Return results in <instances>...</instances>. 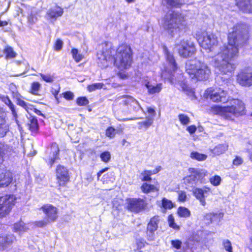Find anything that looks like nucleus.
<instances>
[{
  "instance_id": "obj_17",
  "label": "nucleus",
  "mask_w": 252,
  "mask_h": 252,
  "mask_svg": "<svg viewBox=\"0 0 252 252\" xmlns=\"http://www.w3.org/2000/svg\"><path fill=\"white\" fill-rule=\"evenodd\" d=\"M236 5L245 13H252V0H235Z\"/></svg>"
},
{
  "instance_id": "obj_16",
  "label": "nucleus",
  "mask_w": 252,
  "mask_h": 252,
  "mask_svg": "<svg viewBox=\"0 0 252 252\" xmlns=\"http://www.w3.org/2000/svg\"><path fill=\"white\" fill-rule=\"evenodd\" d=\"M41 209L49 219L55 220L57 218V209L53 205L46 204L41 208Z\"/></svg>"
},
{
  "instance_id": "obj_40",
  "label": "nucleus",
  "mask_w": 252,
  "mask_h": 252,
  "mask_svg": "<svg viewBox=\"0 0 252 252\" xmlns=\"http://www.w3.org/2000/svg\"><path fill=\"white\" fill-rule=\"evenodd\" d=\"M39 75L44 81L47 83H52L54 80V76L53 75H51L50 74H44L40 73Z\"/></svg>"
},
{
  "instance_id": "obj_43",
  "label": "nucleus",
  "mask_w": 252,
  "mask_h": 252,
  "mask_svg": "<svg viewBox=\"0 0 252 252\" xmlns=\"http://www.w3.org/2000/svg\"><path fill=\"white\" fill-rule=\"evenodd\" d=\"M7 145H5L3 143L0 142V163H1L3 160V156L5 154V150L7 149Z\"/></svg>"
},
{
  "instance_id": "obj_36",
  "label": "nucleus",
  "mask_w": 252,
  "mask_h": 252,
  "mask_svg": "<svg viewBox=\"0 0 252 252\" xmlns=\"http://www.w3.org/2000/svg\"><path fill=\"white\" fill-rule=\"evenodd\" d=\"M162 207L164 209H171L174 207V204L171 200L163 198L161 201Z\"/></svg>"
},
{
  "instance_id": "obj_60",
  "label": "nucleus",
  "mask_w": 252,
  "mask_h": 252,
  "mask_svg": "<svg viewBox=\"0 0 252 252\" xmlns=\"http://www.w3.org/2000/svg\"><path fill=\"white\" fill-rule=\"evenodd\" d=\"M6 114L3 111L2 109L0 107V122L3 121L5 118Z\"/></svg>"
},
{
  "instance_id": "obj_38",
  "label": "nucleus",
  "mask_w": 252,
  "mask_h": 252,
  "mask_svg": "<svg viewBox=\"0 0 252 252\" xmlns=\"http://www.w3.org/2000/svg\"><path fill=\"white\" fill-rule=\"evenodd\" d=\"M104 84L102 83H94L92 85H89L87 87V89L88 91H89L90 92H92L96 90L100 89L102 88Z\"/></svg>"
},
{
  "instance_id": "obj_30",
  "label": "nucleus",
  "mask_w": 252,
  "mask_h": 252,
  "mask_svg": "<svg viewBox=\"0 0 252 252\" xmlns=\"http://www.w3.org/2000/svg\"><path fill=\"white\" fill-rule=\"evenodd\" d=\"M9 131V126L6 124L5 119L0 122V137H4Z\"/></svg>"
},
{
  "instance_id": "obj_27",
  "label": "nucleus",
  "mask_w": 252,
  "mask_h": 252,
  "mask_svg": "<svg viewBox=\"0 0 252 252\" xmlns=\"http://www.w3.org/2000/svg\"><path fill=\"white\" fill-rule=\"evenodd\" d=\"M142 191L145 193H148L151 192L158 191V188L153 185L149 184L147 183H144L141 187Z\"/></svg>"
},
{
  "instance_id": "obj_57",
  "label": "nucleus",
  "mask_w": 252,
  "mask_h": 252,
  "mask_svg": "<svg viewBox=\"0 0 252 252\" xmlns=\"http://www.w3.org/2000/svg\"><path fill=\"white\" fill-rule=\"evenodd\" d=\"M27 103H27L26 102L22 99H18L17 100V104L24 108H25V107H27Z\"/></svg>"
},
{
  "instance_id": "obj_34",
  "label": "nucleus",
  "mask_w": 252,
  "mask_h": 252,
  "mask_svg": "<svg viewBox=\"0 0 252 252\" xmlns=\"http://www.w3.org/2000/svg\"><path fill=\"white\" fill-rule=\"evenodd\" d=\"M177 213L181 217L187 218L190 215L189 210L184 207H180L178 209Z\"/></svg>"
},
{
  "instance_id": "obj_14",
  "label": "nucleus",
  "mask_w": 252,
  "mask_h": 252,
  "mask_svg": "<svg viewBox=\"0 0 252 252\" xmlns=\"http://www.w3.org/2000/svg\"><path fill=\"white\" fill-rule=\"evenodd\" d=\"M237 82L243 86L249 87L252 85V71L242 72L237 75Z\"/></svg>"
},
{
  "instance_id": "obj_41",
  "label": "nucleus",
  "mask_w": 252,
  "mask_h": 252,
  "mask_svg": "<svg viewBox=\"0 0 252 252\" xmlns=\"http://www.w3.org/2000/svg\"><path fill=\"white\" fill-rule=\"evenodd\" d=\"M178 118L180 122L183 125H187L190 122V119L189 117L185 114H182L179 115Z\"/></svg>"
},
{
  "instance_id": "obj_48",
  "label": "nucleus",
  "mask_w": 252,
  "mask_h": 252,
  "mask_svg": "<svg viewBox=\"0 0 252 252\" xmlns=\"http://www.w3.org/2000/svg\"><path fill=\"white\" fill-rule=\"evenodd\" d=\"M146 242L143 239H137L136 241L137 250L139 251L145 247Z\"/></svg>"
},
{
  "instance_id": "obj_2",
  "label": "nucleus",
  "mask_w": 252,
  "mask_h": 252,
  "mask_svg": "<svg viewBox=\"0 0 252 252\" xmlns=\"http://www.w3.org/2000/svg\"><path fill=\"white\" fill-rule=\"evenodd\" d=\"M103 46L102 51L98 53L97 63L101 67H106L108 63H113L120 69L129 67L132 63V51L130 47L126 44H122L115 51L112 48V43L106 42Z\"/></svg>"
},
{
  "instance_id": "obj_4",
  "label": "nucleus",
  "mask_w": 252,
  "mask_h": 252,
  "mask_svg": "<svg viewBox=\"0 0 252 252\" xmlns=\"http://www.w3.org/2000/svg\"><path fill=\"white\" fill-rule=\"evenodd\" d=\"M186 71L191 79L199 81L207 80L211 73V69L206 63L196 59L187 62Z\"/></svg>"
},
{
  "instance_id": "obj_24",
  "label": "nucleus",
  "mask_w": 252,
  "mask_h": 252,
  "mask_svg": "<svg viewBox=\"0 0 252 252\" xmlns=\"http://www.w3.org/2000/svg\"><path fill=\"white\" fill-rule=\"evenodd\" d=\"M0 100L4 103L10 109L12 114L15 119L17 117V114L15 110V106L7 95H0Z\"/></svg>"
},
{
  "instance_id": "obj_29",
  "label": "nucleus",
  "mask_w": 252,
  "mask_h": 252,
  "mask_svg": "<svg viewBox=\"0 0 252 252\" xmlns=\"http://www.w3.org/2000/svg\"><path fill=\"white\" fill-rule=\"evenodd\" d=\"M29 129L32 132H36L38 129V124L37 119L31 117L30 118V123L28 124Z\"/></svg>"
},
{
  "instance_id": "obj_49",
  "label": "nucleus",
  "mask_w": 252,
  "mask_h": 252,
  "mask_svg": "<svg viewBox=\"0 0 252 252\" xmlns=\"http://www.w3.org/2000/svg\"><path fill=\"white\" fill-rule=\"evenodd\" d=\"M223 246L225 250L228 252H232V248L231 242L226 240L223 242Z\"/></svg>"
},
{
  "instance_id": "obj_58",
  "label": "nucleus",
  "mask_w": 252,
  "mask_h": 252,
  "mask_svg": "<svg viewBox=\"0 0 252 252\" xmlns=\"http://www.w3.org/2000/svg\"><path fill=\"white\" fill-rule=\"evenodd\" d=\"M187 130L190 134H192L196 130V127L194 126H191L188 127Z\"/></svg>"
},
{
  "instance_id": "obj_8",
  "label": "nucleus",
  "mask_w": 252,
  "mask_h": 252,
  "mask_svg": "<svg viewBox=\"0 0 252 252\" xmlns=\"http://www.w3.org/2000/svg\"><path fill=\"white\" fill-rule=\"evenodd\" d=\"M189 175L187 176L184 179V183L186 185L187 188H193L201 183V179L204 177V174L200 170L194 168H189Z\"/></svg>"
},
{
  "instance_id": "obj_7",
  "label": "nucleus",
  "mask_w": 252,
  "mask_h": 252,
  "mask_svg": "<svg viewBox=\"0 0 252 252\" xmlns=\"http://www.w3.org/2000/svg\"><path fill=\"white\" fill-rule=\"evenodd\" d=\"M197 41L200 46L204 49L212 50V48L218 43L217 37L212 33L206 32H202L197 35Z\"/></svg>"
},
{
  "instance_id": "obj_31",
  "label": "nucleus",
  "mask_w": 252,
  "mask_h": 252,
  "mask_svg": "<svg viewBox=\"0 0 252 252\" xmlns=\"http://www.w3.org/2000/svg\"><path fill=\"white\" fill-rule=\"evenodd\" d=\"M146 121L140 122L138 123V125L139 126V128L144 127L146 129H147L153 123L154 118L150 116H148L146 118Z\"/></svg>"
},
{
  "instance_id": "obj_32",
  "label": "nucleus",
  "mask_w": 252,
  "mask_h": 252,
  "mask_svg": "<svg viewBox=\"0 0 252 252\" xmlns=\"http://www.w3.org/2000/svg\"><path fill=\"white\" fill-rule=\"evenodd\" d=\"M190 157L192 159H195L198 161L205 160L207 158V155L203 154H200L197 152H191Z\"/></svg>"
},
{
  "instance_id": "obj_12",
  "label": "nucleus",
  "mask_w": 252,
  "mask_h": 252,
  "mask_svg": "<svg viewBox=\"0 0 252 252\" xmlns=\"http://www.w3.org/2000/svg\"><path fill=\"white\" fill-rule=\"evenodd\" d=\"M56 178L60 186H64L69 180L68 169L62 165H58L56 169Z\"/></svg>"
},
{
  "instance_id": "obj_13",
  "label": "nucleus",
  "mask_w": 252,
  "mask_h": 252,
  "mask_svg": "<svg viewBox=\"0 0 252 252\" xmlns=\"http://www.w3.org/2000/svg\"><path fill=\"white\" fill-rule=\"evenodd\" d=\"M145 206L143 200L132 198L127 200V208L131 212H139L143 210Z\"/></svg>"
},
{
  "instance_id": "obj_33",
  "label": "nucleus",
  "mask_w": 252,
  "mask_h": 252,
  "mask_svg": "<svg viewBox=\"0 0 252 252\" xmlns=\"http://www.w3.org/2000/svg\"><path fill=\"white\" fill-rule=\"evenodd\" d=\"M4 52L6 55V59H12L15 58L17 54L14 51L13 48L10 46H7L4 50Z\"/></svg>"
},
{
  "instance_id": "obj_56",
  "label": "nucleus",
  "mask_w": 252,
  "mask_h": 252,
  "mask_svg": "<svg viewBox=\"0 0 252 252\" xmlns=\"http://www.w3.org/2000/svg\"><path fill=\"white\" fill-rule=\"evenodd\" d=\"M28 20L31 24L35 23L37 21V18L33 15H30L28 17Z\"/></svg>"
},
{
  "instance_id": "obj_9",
  "label": "nucleus",
  "mask_w": 252,
  "mask_h": 252,
  "mask_svg": "<svg viewBox=\"0 0 252 252\" xmlns=\"http://www.w3.org/2000/svg\"><path fill=\"white\" fill-rule=\"evenodd\" d=\"M14 195L6 194L0 197V218L5 217L11 211L16 203Z\"/></svg>"
},
{
  "instance_id": "obj_54",
  "label": "nucleus",
  "mask_w": 252,
  "mask_h": 252,
  "mask_svg": "<svg viewBox=\"0 0 252 252\" xmlns=\"http://www.w3.org/2000/svg\"><path fill=\"white\" fill-rule=\"evenodd\" d=\"M169 225L170 227H172V228L178 230L180 229V226L177 225L175 221H169Z\"/></svg>"
},
{
  "instance_id": "obj_26",
  "label": "nucleus",
  "mask_w": 252,
  "mask_h": 252,
  "mask_svg": "<svg viewBox=\"0 0 252 252\" xmlns=\"http://www.w3.org/2000/svg\"><path fill=\"white\" fill-rule=\"evenodd\" d=\"M227 150V146L225 144H219L211 151L214 156H219L224 153Z\"/></svg>"
},
{
  "instance_id": "obj_15",
  "label": "nucleus",
  "mask_w": 252,
  "mask_h": 252,
  "mask_svg": "<svg viewBox=\"0 0 252 252\" xmlns=\"http://www.w3.org/2000/svg\"><path fill=\"white\" fill-rule=\"evenodd\" d=\"M12 179V174L10 172H5L0 168V188L8 186L11 183Z\"/></svg>"
},
{
  "instance_id": "obj_63",
  "label": "nucleus",
  "mask_w": 252,
  "mask_h": 252,
  "mask_svg": "<svg viewBox=\"0 0 252 252\" xmlns=\"http://www.w3.org/2000/svg\"><path fill=\"white\" fill-rule=\"evenodd\" d=\"M161 169V167L160 166H158L154 170H153V173L154 174L158 173L159 171H160Z\"/></svg>"
},
{
  "instance_id": "obj_46",
  "label": "nucleus",
  "mask_w": 252,
  "mask_h": 252,
  "mask_svg": "<svg viewBox=\"0 0 252 252\" xmlns=\"http://www.w3.org/2000/svg\"><path fill=\"white\" fill-rule=\"evenodd\" d=\"M116 134V130L112 127H108L106 130V135L110 138H113Z\"/></svg>"
},
{
  "instance_id": "obj_51",
  "label": "nucleus",
  "mask_w": 252,
  "mask_h": 252,
  "mask_svg": "<svg viewBox=\"0 0 252 252\" xmlns=\"http://www.w3.org/2000/svg\"><path fill=\"white\" fill-rule=\"evenodd\" d=\"M187 195L185 191H180L178 192V199L180 201H185L186 199Z\"/></svg>"
},
{
  "instance_id": "obj_62",
  "label": "nucleus",
  "mask_w": 252,
  "mask_h": 252,
  "mask_svg": "<svg viewBox=\"0 0 252 252\" xmlns=\"http://www.w3.org/2000/svg\"><path fill=\"white\" fill-rule=\"evenodd\" d=\"M148 112L152 115L151 117L153 118L155 116V111L152 108H149L148 109Z\"/></svg>"
},
{
  "instance_id": "obj_11",
  "label": "nucleus",
  "mask_w": 252,
  "mask_h": 252,
  "mask_svg": "<svg viewBox=\"0 0 252 252\" xmlns=\"http://www.w3.org/2000/svg\"><path fill=\"white\" fill-rule=\"evenodd\" d=\"M177 47L179 55L184 58L191 56L196 51L194 43L188 40H181Z\"/></svg>"
},
{
  "instance_id": "obj_28",
  "label": "nucleus",
  "mask_w": 252,
  "mask_h": 252,
  "mask_svg": "<svg viewBox=\"0 0 252 252\" xmlns=\"http://www.w3.org/2000/svg\"><path fill=\"white\" fill-rule=\"evenodd\" d=\"M28 228L25 225L24 221H17L14 224L13 231L17 232L25 231Z\"/></svg>"
},
{
  "instance_id": "obj_42",
  "label": "nucleus",
  "mask_w": 252,
  "mask_h": 252,
  "mask_svg": "<svg viewBox=\"0 0 252 252\" xmlns=\"http://www.w3.org/2000/svg\"><path fill=\"white\" fill-rule=\"evenodd\" d=\"M40 87L41 85L38 82L32 83L31 86V93L33 94H37Z\"/></svg>"
},
{
  "instance_id": "obj_59",
  "label": "nucleus",
  "mask_w": 252,
  "mask_h": 252,
  "mask_svg": "<svg viewBox=\"0 0 252 252\" xmlns=\"http://www.w3.org/2000/svg\"><path fill=\"white\" fill-rule=\"evenodd\" d=\"M35 108L33 107L32 105H31L29 103L27 104V107H25V109L30 113V111H33Z\"/></svg>"
},
{
  "instance_id": "obj_21",
  "label": "nucleus",
  "mask_w": 252,
  "mask_h": 252,
  "mask_svg": "<svg viewBox=\"0 0 252 252\" xmlns=\"http://www.w3.org/2000/svg\"><path fill=\"white\" fill-rule=\"evenodd\" d=\"M120 100V103L125 106H131V104H136L135 108H141L139 102L133 97L129 95H122L118 98Z\"/></svg>"
},
{
  "instance_id": "obj_22",
  "label": "nucleus",
  "mask_w": 252,
  "mask_h": 252,
  "mask_svg": "<svg viewBox=\"0 0 252 252\" xmlns=\"http://www.w3.org/2000/svg\"><path fill=\"white\" fill-rule=\"evenodd\" d=\"M209 190V189H201L199 188H195L193 191V194L196 198L199 199L202 205H205V197Z\"/></svg>"
},
{
  "instance_id": "obj_25",
  "label": "nucleus",
  "mask_w": 252,
  "mask_h": 252,
  "mask_svg": "<svg viewBox=\"0 0 252 252\" xmlns=\"http://www.w3.org/2000/svg\"><path fill=\"white\" fill-rule=\"evenodd\" d=\"M223 216V213L220 212L216 213H209L206 214L204 217L207 220H220Z\"/></svg>"
},
{
  "instance_id": "obj_45",
  "label": "nucleus",
  "mask_w": 252,
  "mask_h": 252,
  "mask_svg": "<svg viewBox=\"0 0 252 252\" xmlns=\"http://www.w3.org/2000/svg\"><path fill=\"white\" fill-rule=\"evenodd\" d=\"M76 102L79 106H85L89 103V100L86 97H79L77 99Z\"/></svg>"
},
{
  "instance_id": "obj_47",
  "label": "nucleus",
  "mask_w": 252,
  "mask_h": 252,
  "mask_svg": "<svg viewBox=\"0 0 252 252\" xmlns=\"http://www.w3.org/2000/svg\"><path fill=\"white\" fill-rule=\"evenodd\" d=\"M212 184L214 186H217L220 184L221 178L219 176H214L210 179Z\"/></svg>"
},
{
  "instance_id": "obj_61",
  "label": "nucleus",
  "mask_w": 252,
  "mask_h": 252,
  "mask_svg": "<svg viewBox=\"0 0 252 252\" xmlns=\"http://www.w3.org/2000/svg\"><path fill=\"white\" fill-rule=\"evenodd\" d=\"M248 148L250 155V158L252 161V145L249 144V146L248 147Z\"/></svg>"
},
{
  "instance_id": "obj_19",
  "label": "nucleus",
  "mask_w": 252,
  "mask_h": 252,
  "mask_svg": "<svg viewBox=\"0 0 252 252\" xmlns=\"http://www.w3.org/2000/svg\"><path fill=\"white\" fill-rule=\"evenodd\" d=\"M63 10L61 7L56 5L55 7L50 8L47 12V18L56 20L58 17L62 16Z\"/></svg>"
},
{
  "instance_id": "obj_64",
  "label": "nucleus",
  "mask_w": 252,
  "mask_h": 252,
  "mask_svg": "<svg viewBox=\"0 0 252 252\" xmlns=\"http://www.w3.org/2000/svg\"><path fill=\"white\" fill-rule=\"evenodd\" d=\"M8 22L7 21L0 20V27H3L6 26Z\"/></svg>"
},
{
  "instance_id": "obj_6",
  "label": "nucleus",
  "mask_w": 252,
  "mask_h": 252,
  "mask_svg": "<svg viewBox=\"0 0 252 252\" xmlns=\"http://www.w3.org/2000/svg\"><path fill=\"white\" fill-rule=\"evenodd\" d=\"M229 105L221 107L216 106L213 107L215 111L220 114L230 113L235 115H242L245 109L244 103L238 99H233L229 102Z\"/></svg>"
},
{
  "instance_id": "obj_44",
  "label": "nucleus",
  "mask_w": 252,
  "mask_h": 252,
  "mask_svg": "<svg viewBox=\"0 0 252 252\" xmlns=\"http://www.w3.org/2000/svg\"><path fill=\"white\" fill-rule=\"evenodd\" d=\"M172 247L179 250L181 249L182 242L181 240L178 239L172 240L170 241Z\"/></svg>"
},
{
  "instance_id": "obj_3",
  "label": "nucleus",
  "mask_w": 252,
  "mask_h": 252,
  "mask_svg": "<svg viewBox=\"0 0 252 252\" xmlns=\"http://www.w3.org/2000/svg\"><path fill=\"white\" fill-rule=\"evenodd\" d=\"M163 49L166 61L168 63V66L164 67V70H162L161 77L168 81L172 84L179 86V89L185 91L187 88L186 82L182 73H180L181 71L178 69L173 55L169 52L166 47L164 46Z\"/></svg>"
},
{
  "instance_id": "obj_10",
  "label": "nucleus",
  "mask_w": 252,
  "mask_h": 252,
  "mask_svg": "<svg viewBox=\"0 0 252 252\" xmlns=\"http://www.w3.org/2000/svg\"><path fill=\"white\" fill-rule=\"evenodd\" d=\"M227 91L222 88H218L212 90L208 89L205 91L204 95L206 98H210L213 101L224 103L228 101Z\"/></svg>"
},
{
  "instance_id": "obj_50",
  "label": "nucleus",
  "mask_w": 252,
  "mask_h": 252,
  "mask_svg": "<svg viewBox=\"0 0 252 252\" xmlns=\"http://www.w3.org/2000/svg\"><path fill=\"white\" fill-rule=\"evenodd\" d=\"M63 46V42L60 39H58L55 44V50L57 51L61 50Z\"/></svg>"
},
{
  "instance_id": "obj_53",
  "label": "nucleus",
  "mask_w": 252,
  "mask_h": 252,
  "mask_svg": "<svg viewBox=\"0 0 252 252\" xmlns=\"http://www.w3.org/2000/svg\"><path fill=\"white\" fill-rule=\"evenodd\" d=\"M141 175L143 176V178L142 179L143 181H150L152 179L150 176H149L148 174L146 173L145 171L142 172L141 173Z\"/></svg>"
},
{
  "instance_id": "obj_37",
  "label": "nucleus",
  "mask_w": 252,
  "mask_h": 252,
  "mask_svg": "<svg viewBox=\"0 0 252 252\" xmlns=\"http://www.w3.org/2000/svg\"><path fill=\"white\" fill-rule=\"evenodd\" d=\"M71 53L73 58L76 62H79L83 58V56L82 54L78 53V51L77 49H72Z\"/></svg>"
},
{
  "instance_id": "obj_23",
  "label": "nucleus",
  "mask_w": 252,
  "mask_h": 252,
  "mask_svg": "<svg viewBox=\"0 0 252 252\" xmlns=\"http://www.w3.org/2000/svg\"><path fill=\"white\" fill-rule=\"evenodd\" d=\"M145 86L148 90L149 94H150L159 93L162 89V85L161 83L152 84L148 82L145 84Z\"/></svg>"
},
{
  "instance_id": "obj_35",
  "label": "nucleus",
  "mask_w": 252,
  "mask_h": 252,
  "mask_svg": "<svg viewBox=\"0 0 252 252\" xmlns=\"http://www.w3.org/2000/svg\"><path fill=\"white\" fill-rule=\"evenodd\" d=\"M168 6L178 7L184 3L183 0H163Z\"/></svg>"
},
{
  "instance_id": "obj_39",
  "label": "nucleus",
  "mask_w": 252,
  "mask_h": 252,
  "mask_svg": "<svg viewBox=\"0 0 252 252\" xmlns=\"http://www.w3.org/2000/svg\"><path fill=\"white\" fill-rule=\"evenodd\" d=\"M101 161L104 162H108L111 159V154L108 151H105L102 153L100 155Z\"/></svg>"
},
{
  "instance_id": "obj_52",
  "label": "nucleus",
  "mask_w": 252,
  "mask_h": 252,
  "mask_svg": "<svg viewBox=\"0 0 252 252\" xmlns=\"http://www.w3.org/2000/svg\"><path fill=\"white\" fill-rule=\"evenodd\" d=\"M63 97L67 100H72L73 99L74 94L71 92H66L63 94Z\"/></svg>"
},
{
  "instance_id": "obj_20",
  "label": "nucleus",
  "mask_w": 252,
  "mask_h": 252,
  "mask_svg": "<svg viewBox=\"0 0 252 252\" xmlns=\"http://www.w3.org/2000/svg\"><path fill=\"white\" fill-rule=\"evenodd\" d=\"M158 227L157 221H149L146 229L147 237L148 241H152L155 240L154 233L157 230Z\"/></svg>"
},
{
  "instance_id": "obj_5",
  "label": "nucleus",
  "mask_w": 252,
  "mask_h": 252,
  "mask_svg": "<svg viewBox=\"0 0 252 252\" xmlns=\"http://www.w3.org/2000/svg\"><path fill=\"white\" fill-rule=\"evenodd\" d=\"M185 25L184 16L178 12L169 11L164 17L163 26L171 36L178 34Z\"/></svg>"
},
{
  "instance_id": "obj_18",
  "label": "nucleus",
  "mask_w": 252,
  "mask_h": 252,
  "mask_svg": "<svg viewBox=\"0 0 252 252\" xmlns=\"http://www.w3.org/2000/svg\"><path fill=\"white\" fill-rule=\"evenodd\" d=\"M59 148L56 143L52 144L50 148V152L49 158H48V162L51 166L56 162L57 159H59ZM47 162V160H46Z\"/></svg>"
},
{
  "instance_id": "obj_55",
  "label": "nucleus",
  "mask_w": 252,
  "mask_h": 252,
  "mask_svg": "<svg viewBox=\"0 0 252 252\" xmlns=\"http://www.w3.org/2000/svg\"><path fill=\"white\" fill-rule=\"evenodd\" d=\"M243 162L242 159L240 157H236L233 161L234 165H239L241 164Z\"/></svg>"
},
{
  "instance_id": "obj_1",
  "label": "nucleus",
  "mask_w": 252,
  "mask_h": 252,
  "mask_svg": "<svg viewBox=\"0 0 252 252\" xmlns=\"http://www.w3.org/2000/svg\"><path fill=\"white\" fill-rule=\"evenodd\" d=\"M247 39L248 35L241 25H236L229 30L228 44L220 47L212 62L220 73L231 75L234 71L236 64L234 61L238 56L239 47L243 46Z\"/></svg>"
}]
</instances>
